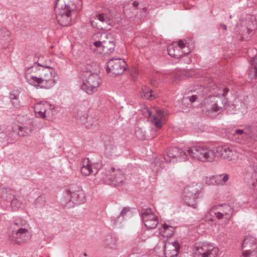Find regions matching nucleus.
<instances>
[{"label":"nucleus","mask_w":257,"mask_h":257,"mask_svg":"<svg viewBox=\"0 0 257 257\" xmlns=\"http://www.w3.org/2000/svg\"><path fill=\"white\" fill-rule=\"evenodd\" d=\"M56 72L51 67L34 64L25 71L27 82L37 88L50 89L56 84Z\"/></svg>","instance_id":"f257e3e1"},{"label":"nucleus","mask_w":257,"mask_h":257,"mask_svg":"<svg viewBox=\"0 0 257 257\" xmlns=\"http://www.w3.org/2000/svg\"><path fill=\"white\" fill-rule=\"evenodd\" d=\"M228 101L224 93L211 96L204 101L202 111L207 116L226 108Z\"/></svg>","instance_id":"f03ea898"},{"label":"nucleus","mask_w":257,"mask_h":257,"mask_svg":"<svg viewBox=\"0 0 257 257\" xmlns=\"http://www.w3.org/2000/svg\"><path fill=\"white\" fill-rule=\"evenodd\" d=\"M82 83L80 88L88 94L96 92L102 83V79L96 73L86 71L81 77Z\"/></svg>","instance_id":"7ed1b4c3"},{"label":"nucleus","mask_w":257,"mask_h":257,"mask_svg":"<svg viewBox=\"0 0 257 257\" xmlns=\"http://www.w3.org/2000/svg\"><path fill=\"white\" fill-rule=\"evenodd\" d=\"M21 221L12 222L10 227L9 237L16 243L25 242L29 239V230Z\"/></svg>","instance_id":"20e7f679"},{"label":"nucleus","mask_w":257,"mask_h":257,"mask_svg":"<svg viewBox=\"0 0 257 257\" xmlns=\"http://www.w3.org/2000/svg\"><path fill=\"white\" fill-rule=\"evenodd\" d=\"M187 153L192 158L203 162H212L216 158L215 152L204 146L191 147Z\"/></svg>","instance_id":"39448f33"},{"label":"nucleus","mask_w":257,"mask_h":257,"mask_svg":"<svg viewBox=\"0 0 257 257\" xmlns=\"http://www.w3.org/2000/svg\"><path fill=\"white\" fill-rule=\"evenodd\" d=\"M193 251L195 257H217L219 248L212 243L198 242L194 245Z\"/></svg>","instance_id":"423d86ee"},{"label":"nucleus","mask_w":257,"mask_h":257,"mask_svg":"<svg viewBox=\"0 0 257 257\" xmlns=\"http://www.w3.org/2000/svg\"><path fill=\"white\" fill-rule=\"evenodd\" d=\"M98 38V40L95 41L93 45L104 54L112 53L115 48V43L112 40L108 38V35L105 33H97L95 36Z\"/></svg>","instance_id":"0eeeda50"},{"label":"nucleus","mask_w":257,"mask_h":257,"mask_svg":"<svg viewBox=\"0 0 257 257\" xmlns=\"http://www.w3.org/2000/svg\"><path fill=\"white\" fill-rule=\"evenodd\" d=\"M168 54L172 57L179 59L190 53V48L186 46L184 40H179L168 46L167 48Z\"/></svg>","instance_id":"6e6552de"},{"label":"nucleus","mask_w":257,"mask_h":257,"mask_svg":"<svg viewBox=\"0 0 257 257\" xmlns=\"http://www.w3.org/2000/svg\"><path fill=\"white\" fill-rule=\"evenodd\" d=\"M69 201H71L75 204H83L86 201V196L84 191L81 186L72 184L66 191Z\"/></svg>","instance_id":"1a4fd4ad"},{"label":"nucleus","mask_w":257,"mask_h":257,"mask_svg":"<svg viewBox=\"0 0 257 257\" xmlns=\"http://www.w3.org/2000/svg\"><path fill=\"white\" fill-rule=\"evenodd\" d=\"M199 186L193 184L186 187L184 190L183 198L186 204L194 208H197L196 199L199 194Z\"/></svg>","instance_id":"9d476101"},{"label":"nucleus","mask_w":257,"mask_h":257,"mask_svg":"<svg viewBox=\"0 0 257 257\" xmlns=\"http://www.w3.org/2000/svg\"><path fill=\"white\" fill-rule=\"evenodd\" d=\"M243 257H257V240L251 236L246 237L242 243Z\"/></svg>","instance_id":"9b49d317"},{"label":"nucleus","mask_w":257,"mask_h":257,"mask_svg":"<svg viewBox=\"0 0 257 257\" xmlns=\"http://www.w3.org/2000/svg\"><path fill=\"white\" fill-rule=\"evenodd\" d=\"M141 216L145 226L148 229H154L157 227L158 224V217L151 208L143 207L141 210Z\"/></svg>","instance_id":"f8f14e48"},{"label":"nucleus","mask_w":257,"mask_h":257,"mask_svg":"<svg viewBox=\"0 0 257 257\" xmlns=\"http://www.w3.org/2000/svg\"><path fill=\"white\" fill-rule=\"evenodd\" d=\"M126 64L123 59H111L107 62V73L114 75L121 74L126 70Z\"/></svg>","instance_id":"ddd939ff"},{"label":"nucleus","mask_w":257,"mask_h":257,"mask_svg":"<svg viewBox=\"0 0 257 257\" xmlns=\"http://www.w3.org/2000/svg\"><path fill=\"white\" fill-rule=\"evenodd\" d=\"M80 0H55V9L70 10L75 12L80 9Z\"/></svg>","instance_id":"4468645a"},{"label":"nucleus","mask_w":257,"mask_h":257,"mask_svg":"<svg viewBox=\"0 0 257 257\" xmlns=\"http://www.w3.org/2000/svg\"><path fill=\"white\" fill-rule=\"evenodd\" d=\"M55 10L56 12V19L60 25L66 27L71 24L72 16L74 12L70 10Z\"/></svg>","instance_id":"2eb2a0df"},{"label":"nucleus","mask_w":257,"mask_h":257,"mask_svg":"<svg viewBox=\"0 0 257 257\" xmlns=\"http://www.w3.org/2000/svg\"><path fill=\"white\" fill-rule=\"evenodd\" d=\"M81 163V172L82 175L88 176L92 175H96L97 174L98 168L96 167V165L92 164L88 158H86L82 159Z\"/></svg>","instance_id":"dca6fc26"},{"label":"nucleus","mask_w":257,"mask_h":257,"mask_svg":"<svg viewBox=\"0 0 257 257\" xmlns=\"http://www.w3.org/2000/svg\"><path fill=\"white\" fill-rule=\"evenodd\" d=\"M217 152L221 158L229 161L235 162L238 159V155L236 152L229 147H219L217 149Z\"/></svg>","instance_id":"f3484780"},{"label":"nucleus","mask_w":257,"mask_h":257,"mask_svg":"<svg viewBox=\"0 0 257 257\" xmlns=\"http://www.w3.org/2000/svg\"><path fill=\"white\" fill-rule=\"evenodd\" d=\"M50 108V105L48 102H41L36 103L34 107L36 117L41 118H45Z\"/></svg>","instance_id":"a211bd4d"},{"label":"nucleus","mask_w":257,"mask_h":257,"mask_svg":"<svg viewBox=\"0 0 257 257\" xmlns=\"http://www.w3.org/2000/svg\"><path fill=\"white\" fill-rule=\"evenodd\" d=\"M110 174L109 184L114 186L120 185L124 180V176L120 170H115L114 168L111 169Z\"/></svg>","instance_id":"6ab92c4d"},{"label":"nucleus","mask_w":257,"mask_h":257,"mask_svg":"<svg viewBox=\"0 0 257 257\" xmlns=\"http://www.w3.org/2000/svg\"><path fill=\"white\" fill-rule=\"evenodd\" d=\"M186 156V153L182 149L177 147L170 148L168 151V155L167 157H164V160L167 163L171 162V158H181L185 159Z\"/></svg>","instance_id":"aec40b11"},{"label":"nucleus","mask_w":257,"mask_h":257,"mask_svg":"<svg viewBox=\"0 0 257 257\" xmlns=\"http://www.w3.org/2000/svg\"><path fill=\"white\" fill-rule=\"evenodd\" d=\"M180 245L178 242L166 243L164 246V253L166 257H175L178 253Z\"/></svg>","instance_id":"412c9836"},{"label":"nucleus","mask_w":257,"mask_h":257,"mask_svg":"<svg viewBox=\"0 0 257 257\" xmlns=\"http://www.w3.org/2000/svg\"><path fill=\"white\" fill-rule=\"evenodd\" d=\"M103 244L105 247L116 249L118 246V239L115 236L108 235L105 237Z\"/></svg>","instance_id":"4be33fe9"},{"label":"nucleus","mask_w":257,"mask_h":257,"mask_svg":"<svg viewBox=\"0 0 257 257\" xmlns=\"http://www.w3.org/2000/svg\"><path fill=\"white\" fill-rule=\"evenodd\" d=\"M212 210H217L225 215V219L229 220L232 213L231 206L227 204L219 205L212 207Z\"/></svg>","instance_id":"5701e85b"},{"label":"nucleus","mask_w":257,"mask_h":257,"mask_svg":"<svg viewBox=\"0 0 257 257\" xmlns=\"http://www.w3.org/2000/svg\"><path fill=\"white\" fill-rule=\"evenodd\" d=\"M110 171L107 170H102L100 173L98 169V173L96 174V178L99 180V182H104L105 184L110 183Z\"/></svg>","instance_id":"b1692460"},{"label":"nucleus","mask_w":257,"mask_h":257,"mask_svg":"<svg viewBox=\"0 0 257 257\" xmlns=\"http://www.w3.org/2000/svg\"><path fill=\"white\" fill-rule=\"evenodd\" d=\"M140 95L141 97L150 100H153L156 98V95L154 92L146 86H142Z\"/></svg>","instance_id":"393cba45"},{"label":"nucleus","mask_w":257,"mask_h":257,"mask_svg":"<svg viewBox=\"0 0 257 257\" xmlns=\"http://www.w3.org/2000/svg\"><path fill=\"white\" fill-rule=\"evenodd\" d=\"M256 57H253L250 60V64L251 67L249 70V77L250 79H254L257 77V66L255 61Z\"/></svg>","instance_id":"a878e982"},{"label":"nucleus","mask_w":257,"mask_h":257,"mask_svg":"<svg viewBox=\"0 0 257 257\" xmlns=\"http://www.w3.org/2000/svg\"><path fill=\"white\" fill-rule=\"evenodd\" d=\"M1 195L2 198L5 200L10 201L12 199V197L14 196L13 191L8 188H4L1 190Z\"/></svg>","instance_id":"bb28decb"},{"label":"nucleus","mask_w":257,"mask_h":257,"mask_svg":"<svg viewBox=\"0 0 257 257\" xmlns=\"http://www.w3.org/2000/svg\"><path fill=\"white\" fill-rule=\"evenodd\" d=\"M33 131L32 127L18 126V135L20 137H25L30 134Z\"/></svg>","instance_id":"cd10ccee"},{"label":"nucleus","mask_w":257,"mask_h":257,"mask_svg":"<svg viewBox=\"0 0 257 257\" xmlns=\"http://www.w3.org/2000/svg\"><path fill=\"white\" fill-rule=\"evenodd\" d=\"M163 229H164V234L163 235L166 237H171L175 233V229L174 227L169 225L166 223H164L162 225Z\"/></svg>","instance_id":"c85d7f7f"},{"label":"nucleus","mask_w":257,"mask_h":257,"mask_svg":"<svg viewBox=\"0 0 257 257\" xmlns=\"http://www.w3.org/2000/svg\"><path fill=\"white\" fill-rule=\"evenodd\" d=\"M232 134L234 138V139L239 138L240 137L246 136L249 134V132L246 129H236L232 130Z\"/></svg>","instance_id":"c756f323"},{"label":"nucleus","mask_w":257,"mask_h":257,"mask_svg":"<svg viewBox=\"0 0 257 257\" xmlns=\"http://www.w3.org/2000/svg\"><path fill=\"white\" fill-rule=\"evenodd\" d=\"M129 211V208L124 207L121 210L120 214L114 219L113 223L116 225L120 223L124 219V215H125Z\"/></svg>","instance_id":"7c9ffc66"},{"label":"nucleus","mask_w":257,"mask_h":257,"mask_svg":"<svg viewBox=\"0 0 257 257\" xmlns=\"http://www.w3.org/2000/svg\"><path fill=\"white\" fill-rule=\"evenodd\" d=\"M219 177H217V175L212 176L209 177H207L205 180L206 184L208 185H219V184L220 183L219 180H218Z\"/></svg>","instance_id":"2f4dec72"},{"label":"nucleus","mask_w":257,"mask_h":257,"mask_svg":"<svg viewBox=\"0 0 257 257\" xmlns=\"http://www.w3.org/2000/svg\"><path fill=\"white\" fill-rule=\"evenodd\" d=\"M11 205L12 207H14L15 209L19 208L21 205V202L16 196H13V199L11 200Z\"/></svg>","instance_id":"473e14b6"},{"label":"nucleus","mask_w":257,"mask_h":257,"mask_svg":"<svg viewBox=\"0 0 257 257\" xmlns=\"http://www.w3.org/2000/svg\"><path fill=\"white\" fill-rule=\"evenodd\" d=\"M160 119L161 118H159L156 115H154L153 118L151 119V122L157 128H160L162 127V123Z\"/></svg>","instance_id":"72a5a7b5"},{"label":"nucleus","mask_w":257,"mask_h":257,"mask_svg":"<svg viewBox=\"0 0 257 257\" xmlns=\"http://www.w3.org/2000/svg\"><path fill=\"white\" fill-rule=\"evenodd\" d=\"M217 177H220L219 179L218 178V180H219V182H220V185H223L225 182H226L228 179L229 176L227 174H220L219 175H217Z\"/></svg>","instance_id":"f704fd0d"},{"label":"nucleus","mask_w":257,"mask_h":257,"mask_svg":"<svg viewBox=\"0 0 257 257\" xmlns=\"http://www.w3.org/2000/svg\"><path fill=\"white\" fill-rule=\"evenodd\" d=\"M97 19L101 22H105L106 23L109 22V19L106 14H99L96 16Z\"/></svg>","instance_id":"c9c22d12"},{"label":"nucleus","mask_w":257,"mask_h":257,"mask_svg":"<svg viewBox=\"0 0 257 257\" xmlns=\"http://www.w3.org/2000/svg\"><path fill=\"white\" fill-rule=\"evenodd\" d=\"M135 134L139 139L143 140L145 138V133L141 128H139L137 129L135 132Z\"/></svg>","instance_id":"e433bc0d"},{"label":"nucleus","mask_w":257,"mask_h":257,"mask_svg":"<svg viewBox=\"0 0 257 257\" xmlns=\"http://www.w3.org/2000/svg\"><path fill=\"white\" fill-rule=\"evenodd\" d=\"M211 211L214 212V215L217 219H221L222 218H225V215L219 212L218 210L212 209Z\"/></svg>","instance_id":"4c0bfd02"},{"label":"nucleus","mask_w":257,"mask_h":257,"mask_svg":"<svg viewBox=\"0 0 257 257\" xmlns=\"http://www.w3.org/2000/svg\"><path fill=\"white\" fill-rule=\"evenodd\" d=\"M251 167L253 171V173H252V178L257 180V163L252 164V165H251Z\"/></svg>","instance_id":"58836bf2"},{"label":"nucleus","mask_w":257,"mask_h":257,"mask_svg":"<svg viewBox=\"0 0 257 257\" xmlns=\"http://www.w3.org/2000/svg\"><path fill=\"white\" fill-rule=\"evenodd\" d=\"M79 119L83 123H86L88 118V115L86 113H84L83 115L78 116Z\"/></svg>","instance_id":"ea45409f"},{"label":"nucleus","mask_w":257,"mask_h":257,"mask_svg":"<svg viewBox=\"0 0 257 257\" xmlns=\"http://www.w3.org/2000/svg\"><path fill=\"white\" fill-rule=\"evenodd\" d=\"M10 98L11 99L13 100V101L17 100L19 98V94H15L13 93H11L10 94Z\"/></svg>","instance_id":"a19ab883"},{"label":"nucleus","mask_w":257,"mask_h":257,"mask_svg":"<svg viewBox=\"0 0 257 257\" xmlns=\"http://www.w3.org/2000/svg\"><path fill=\"white\" fill-rule=\"evenodd\" d=\"M252 178V180H253L252 183V188L255 190H257V180L254 179L253 178Z\"/></svg>","instance_id":"79ce46f5"},{"label":"nucleus","mask_w":257,"mask_h":257,"mask_svg":"<svg viewBox=\"0 0 257 257\" xmlns=\"http://www.w3.org/2000/svg\"><path fill=\"white\" fill-rule=\"evenodd\" d=\"M188 98H189L190 102H194L196 101L197 99V96L195 95H192L191 96L188 97Z\"/></svg>","instance_id":"37998d69"},{"label":"nucleus","mask_w":257,"mask_h":257,"mask_svg":"<svg viewBox=\"0 0 257 257\" xmlns=\"http://www.w3.org/2000/svg\"><path fill=\"white\" fill-rule=\"evenodd\" d=\"M157 117L159 118H162L163 117V112L161 110H157L156 111Z\"/></svg>","instance_id":"c03bdc74"},{"label":"nucleus","mask_w":257,"mask_h":257,"mask_svg":"<svg viewBox=\"0 0 257 257\" xmlns=\"http://www.w3.org/2000/svg\"><path fill=\"white\" fill-rule=\"evenodd\" d=\"M12 103L15 107H19L20 106V102L19 101H18V100H15V101H13Z\"/></svg>","instance_id":"a18cd8bd"},{"label":"nucleus","mask_w":257,"mask_h":257,"mask_svg":"<svg viewBox=\"0 0 257 257\" xmlns=\"http://www.w3.org/2000/svg\"><path fill=\"white\" fill-rule=\"evenodd\" d=\"M139 6V3L138 2H134L133 3V8L134 10H136V9L137 8L138 6Z\"/></svg>","instance_id":"49530a36"},{"label":"nucleus","mask_w":257,"mask_h":257,"mask_svg":"<svg viewBox=\"0 0 257 257\" xmlns=\"http://www.w3.org/2000/svg\"><path fill=\"white\" fill-rule=\"evenodd\" d=\"M145 110L146 111V112L148 113L147 117H150L151 116V114H152L151 111L148 108L145 109Z\"/></svg>","instance_id":"de8ad7c7"},{"label":"nucleus","mask_w":257,"mask_h":257,"mask_svg":"<svg viewBox=\"0 0 257 257\" xmlns=\"http://www.w3.org/2000/svg\"><path fill=\"white\" fill-rule=\"evenodd\" d=\"M221 26L222 27V28L224 30H226V25H225L224 24H222Z\"/></svg>","instance_id":"09e8293b"},{"label":"nucleus","mask_w":257,"mask_h":257,"mask_svg":"<svg viewBox=\"0 0 257 257\" xmlns=\"http://www.w3.org/2000/svg\"><path fill=\"white\" fill-rule=\"evenodd\" d=\"M5 32L6 33V35L8 36L9 35V32L7 31H5Z\"/></svg>","instance_id":"8fccbe9b"},{"label":"nucleus","mask_w":257,"mask_h":257,"mask_svg":"<svg viewBox=\"0 0 257 257\" xmlns=\"http://www.w3.org/2000/svg\"><path fill=\"white\" fill-rule=\"evenodd\" d=\"M224 91L225 92H228V89L226 88H224Z\"/></svg>","instance_id":"3c124183"},{"label":"nucleus","mask_w":257,"mask_h":257,"mask_svg":"<svg viewBox=\"0 0 257 257\" xmlns=\"http://www.w3.org/2000/svg\"><path fill=\"white\" fill-rule=\"evenodd\" d=\"M125 13H126V15H127L128 16V14H127L128 13H127V11L125 12Z\"/></svg>","instance_id":"603ef678"},{"label":"nucleus","mask_w":257,"mask_h":257,"mask_svg":"<svg viewBox=\"0 0 257 257\" xmlns=\"http://www.w3.org/2000/svg\"><path fill=\"white\" fill-rule=\"evenodd\" d=\"M84 256H86V255H87L86 253H84Z\"/></svg>","instance_id":"864d4df0"}]
</instances>
